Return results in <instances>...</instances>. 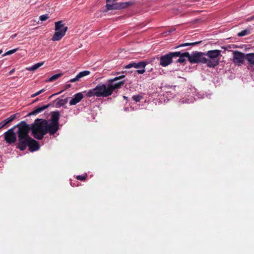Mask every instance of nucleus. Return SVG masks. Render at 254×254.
<instances>
[{"instance_id": "f704fd0d", "label": "nucleus", "mask_w": 254, "mask_h": 254, "mask_svg": "<svg viewBox=\"0 0 254 254\" xmlns=\"http://www.w3.org/2000/svg\"><path fill=\"white\" fill-rule=\"evenodd\" d=\"M45 90L44 89H42L40 90V91H38V94L39 95V94H40L41 93H43V92H44V91H45Z\"/></svg>"}, {"instance_id": "c756f323", "label": "nucleus", "mask_w": 254, "mask_h": 254, "mask_svg": "<svg viewBox=\"0 0 254 254\" xmlns=\"http://www.w3.org/2000/svg\"><path fill=\"white\" fill-rule=\"evenodd\" d=\"M7 124H8L5 121V120H3V121L0 123V129L4 127Z\"/></svg>"}, {"instance_id": "ea45409f", "label": "nucleus", "mask_w": 254, "mask_h": 254, "mask_svg": "<svg viewBox=\"0 0 254 254\" xmlns=\"http://www.w3.org/2000/svg\"><path fill=\"white\" fill-rule=\"evenodd\" d=\"M35 96H36V95H35V93H34V94H32V95L31 96V97L32 98L35 97Z\"/></svg>"}, {"instance_id": "72a5a7b5", "label": "nucleus", "mask_w": 254, "mask_h": 254, "mask_svg": "<svg viewBox=\"0 0 254 254\" xmlns=\"http://www.w3.org/2000/svg\"><path fill=\"white\" fill-rule=\"evenodd\" d=\"M45 90L44 89H42L40 90V91H38V94L39 95V94H40L41 93H43V92H44V91H45Z\"/></svg>"}, {"instance_id": "cd10ccee", "label": "nucleus", "mask_w": 254, "mask_h": 254, "mask_svg": "<svg viewBox=\"0 0 254 254\" xmlns=\"http://www.w3.org/2000/svg\"><path fill=\"white\" fill-rule=\"evenodd\" d=\"M17 50V49H14L9 50V51H7V52H6L5 53H4L2 55V56H5L6 55H10L11 54H12L14 53L15 52H16Z\"/></svg>"}, {"instance_id": "4be33fe9", "label": "nucleus", "mask_w": 254, "mask_h": 254, "mask_svg": "<svg viewBox=\"0 0 254 254\" xmlns=\"http://www.w3.org/2000/svg\"><path fill=\"white\" fill-rule=\"evenodd\" d=\"M180 53V55L177 56V57H179V58L176 61V63H183L186 61L185 59L186 57V56L184 55L185 53H181V52H179Z\"/></svg>"}, {"instance_id": "ddd939ff", "label": "nucleus", "mask_w": 254, "mask_h": 254, "mask_svg": "<svg viewBox=\"0 0 254 254\" xmlns=\"http://www.w3.org/2000/svg\"><path fill=\"white\" fill-rule=\"evenodd\" d=\"M90 73V71L88 70H84L80 72L74 78L71 79L69 82H75L80 80V78L88 75Z\"/></svg>"}, {"instance_id": "e433bc0d", "label": "nucleus", "mask_w": 254, "mask_h": 254, "mask_svg": "<svg viewBox=\"0 0 254 254\" xmlns=\"http://www.w3.org/2000/svg\"><path fill=\"white\" fill-rule=\"evenodd\" d=\"M106 1H107V3H109V2H112L114 1H113V0H107Z\"/></svg>"}, {"instance_id": "473e14b6", "label": "nucleus", "mask_w": 254, "mask_h": 254, "mask_svg": "<svg viewBox=\"0 0 254 254\" xmlns=\"http://www.w3.org/2000/svg\"><path fill=\"white\" fill-rule=\"evenodd\" d=\"M254 20V16H251L250 17H248L247 19V20L248 21H251V20Z\"/></svg>"}, {"instance_id": "a878e982", "label": "nucleus", "mask_w": 254, "mask_h": 254, "mask_svg": "<svg viewBox=\"0 0 254 254\" xmlns=\"http://www.w3.org/2000/svg\"><path fill=\"white\" fill-rule=\"evenodd\" d=\"M87 175L85 174L84 175H78L76 176V178L78 180L84 181L87 179Z\"/></svg>"}, {"instance_id": "a18cd8bd", "label": "nucleus", "mask_w": 254, "mask_h": 254, "mask_svg": "<svg viewBox=\"0 0 254 254\" xmlns=\"http://www.w3.org/2000/svg\"><path fill=\"white\" fill-rule=\"evenodd\" d=\"M117 0H113V1H116Z\"/></svg>"}, {"instance_id": "f3484780", "label": "nucleus", "mask_w": 254, "mask_h": 254, "mask_svg": "<svg viewBox=\"0 0 254 254\" xmlns=\"http://www.w3.org/2000/svg\"><path fill=\"white\" fill-rule=\"evenodd\" d=\"M246 60L252 67L254 66V53L246 54Z\"/></svg>"}, {"instance_id": "412c9836", "label": "nucleus", "mask_w": 254, "mask_h": 254, "mask_svg": "<svg viewBox=\"0 0 254 254\" xmlns=\"http://www.w3.org/2000/svg\"><path fill=\"white\" fill-rule=\"evenodd\" d=\"M43 64H44V62L34 64L33 65H32V66H31L30 67L27 68L26 69L28 71H34V70L37 69V68H38L39 67H40V66H41L42 65H43Z\"/></svg>"}, {"instance_id": "dca6fc26", "label": "nucleus", "mask_w": 254, "mask_h": 254, "mask_svg": "<svg viewBox=\"0 0 254 254\" xmlns=\"http://www.w3.org/2000/svg\"><path fill=\"white\" fill-rule=\"evenodd\" d=\"M203 64H206L207 66L209 67H214L219 64V61L218 60H210L206 58V62H203Z\"/></svg>"}, {"instance_id": "2eb2a0df", "label": "nucleus", "mask_w": 254, "mask_h": 254, "mask_svg": "<svg viewBox=\"0 0 254 254\" xmlns=\"http://www.w3.org/2000/svg\"><path fill=\"white\" fill-rule=\"evenodd\" d=\"M221 51L219 50H210L205 53V56H207L211 59H215L218 58L221 54Z\"/></svg>"}, {"instance_id": "c03bdc74", "label": "nucleus", "mask_w": 254, "mask_h": 254, "mask_svg": "<svg viewBox=\"0 0 254 254\" xmlns=\"http://www.w3.org/2000/svg\"><path fill=\"white\" fill-rule=\"evenodd\" d=\"M53 96H54V95L50 96V98H51Z\"/></svg>"}, {"instance_id": "4468645a", "label": "nucleus", "mask_w": 254, "mask_h": 254, "mask_svg": "<svg viewBox=\"0 0 254 254\" xmlns=\"http://www.w3.org/2000/svg\"><path fill=\"white\" fill-rule=\"evenodd\" d=\"M50 104H47L46 105H44L42 107H36L34 108V110L32 112L29 113L28 114V116H31V115H36L39 113H41L45 110H46L47 108H48L50 106Z\"/></svg>"}, {"instance_id": "37998d69", "label": "nucleus", "mask_w": 254, "mask_h": 254, "mask_svg": "<svg viewBox=\"0 0 254 254\" xmlns=\"http://www.w3.org/2000/svg\"><path fill=\"white\" fill-rule=\"evenodd\" d=\"M2 53V50H0V55Z\"/></svg>"}, {"instance_id": "9b49d317", "label": "nucleus", "mask_w": 254, "mask_h": 254, "mask_svg": "<svg viewBox=\"0 0 254 254\" xmlns=\"http://www.w3.org/2000/svg\"><path fill=\"white\" fill-rule=\"evenodd\" d=\"M30 141L28 143L27 146H28L29 150L31 152H34L39 149L40 145L39 143L35 139L31 137L29 139Z\"/></svg>"}, {"instance_id": "7c9ffc66", "label": "nucleus", "mask_w": 254, "mask_h": 254, "mask_svg": "<svg viewBox=\"0 0 254 254\" xmlns=\"http://www.w3.org/2000/svg\"><path fill=\"white\" fill-rule=\"evenodd\" d=\"M136 72L138 73V74H143L145 72V68H139L138 69L136 70Z\"/></svg>"}, {"instance_id": "6ab92c4d", "label": "nucleus", "mask_w": 254, "mask_h": 254, "mask_svg": "<svg viewBox=\"0 0 254 254\" xmlns=\"http://www.w3.org/2000/svg\"><path fill=\"white\" fill-rule=\"evenodd\" d=\"M106 7L107 10H108L113 9H120L119 3H114L113 4L107 3Z\"/></svg>"}, {"instance_id": "39448f33", "label": "nucleus", "mask_w": 254, "mask_h": 254, "mask_svg": "<svg viewBox=\"0 0 254 254\" xmlns=\"http://www.w3.org/2000/svg\"><path fill=\"white\" fill-rule=\"evenodd\" d=\"M184 55L188 58L190 64H203V62H206L205 53L196 51L190 55L189 52H185Z\"/></svg>"}, {"instance_id": "423d86ee", "label": "nucleus", "mask_w": 254, "mask_h": 254, "mask_svg": "<svg viewBox=\"0 0 254 254\" xmlns=\"http://www.w3.org/2000/svg\"><path fill=\"white\" fill-rule=\"evenodd\" d=\"M60 117V112L58 111L51 113V123H49L50 134L54 135L59 128V121Z\"/></svg>"}, {"instance_id": "5701e85b", "label": "nucleus", "mask_w": 254, "mask_h": 254, "mask_svg": "<svg viewBox=\"0 0 254 254\" xmlns=\"http://www.w3.org/2000/svg\"><path fill=\"white\" fill-rule=\"evenodd\" d=\"M63 75V73H60L52 75L50 78H49L47 81L51 82L58 79L59 78L61 77Z\"/></svg>"}, {"instance_id": "c85d7f7f", "label": "nucleus", "mask_w": 254, "mask_h": 254, "mask_svg": "<svg viewBox=\"0 0 254 254\" xmlns=\"http://www.w3.org/2000/svg\"><path fill=\"white\" fill-rule=\"evenodd\" d=\"M49 18V15L48 14H44V15H41L40 16V19L41 20V21H45L47 19H48V18Z\"/></svg>"}, {"instance_id": "4c0bfd02", "label": "nucleus", "mask_w": 254, "mask_h": 254, "mask_svg": "<svg viewBox=\"0 0 254 254\" xmlns=\"http://www.w3.org/2000/svg\"><path fill=\"white\" fill-rule=\"evenodd\" d=\"M106 1H107V3H109V2H112L114 1H113V0H107Z\"/></svg>"}, {"instance_id": "6e6552de", "label": "nucleus", "mask_w": 254, "mask_h": 254, "mask_svg": "<svg viewBox=\"0 0 254 254\" xmlns=\"http://www.w3.org/2000/svg\"><path fill=\"white\" fill-rule=\"evenodd\" d=\"M4 138L6 143L11 144L16 141V136L13 131V127L9 129L4 133Z\"/></svg>"}, {"instance_id": "f8f14e48", "label": "nucleus", "mask_w": 254, "mask_h": 254, "mask_svg": "<svg viewBox=\"0 0 254 254\" xmlns=\"http://www.w3.org/2000/svg\"><path fill=\"white\" fill-rule=\"evenodd\" d=\"M83 95L82 93L79 92L73 95V97L69 101L70 105H75L77 103H79L83 98Z\"/></svg>"}, {"instance_id": "f257e3e1", "label": "nucleus", "mask_w": 254, "mask_h": 254, "mask_svg": "<svg viewBox=\"0 0 254 254\" xmlns=\"http://www.w3.org/2000/svg\"><path fill=\"white\" fill-rule=\"evenodd\" d=\"M125 77V75L117 76L114 78L108 79L106 84L100 83L94 88L89 90L86 93L88 97L96 96L97 97H107L111 95L114 92H117L118 90L124 85L125 80L117 81Z\"/></svg>"}, {"instance_id": "a19ab883", "label": "nucleus", "mask_w": 254, "mask_h": 254, "mask_svg": "<svg viewBox=\"0 0 254 254\" xmlns=\"http://www.w3.org/2000/svg\"><path fill=\"white\" fill-rule=\"evenodd\" d=\"M38 98L36 99L34 101L33 103L37 102L38 100Z\"/></svg>"}, {"instance_id": "c9c22d12", "label": "nucleus", "mask_w": 254, "mask_h": 254, "mask_svg": "<svg viewBox=\"0 0 254 254\" xmlns=\"http://www.w3.org/2000/svg\"><path fill=\"white\" fill-rule=\"evenodd\" d=\"M71 87V84H66L65 85V89H68Z\"/></svg>"}, {"instance_id": "0eeeda50", "label": "nucleus", "mask_w": 254, "mask_h": 254, "mask_svg": "<svg viewBox=\"0 0 254 254\" xmlns=\"http://www.w3.org/2000/svg\"><path fill=\"white\" fill-rule=\"evenodd\" d=\"M180 55L179 52H169L162 56L160 59V64L162 66H167L173 62V58Z\"/></svg>"}, {"instance_id": "2f4dec72", "label": "nucleus", "mask_w": 254, "mask_h": 254, "mask_svg": "<svg viewBox=\"0 0 254 254\" xmlns=\"http://www.w3.org/2000/svg\"><path fill=\"white\" fill-rule=\"evenodd\" d=\"M65 103V101L64 100H59L58 102H57V104L60 106H64Z\"/></svg>"}, {"instance_id": "393cba45", "label": "nucleus", "mask_w": 254, "mask_h": 254, "mask_svg": "<svg viewBox=\"0 0 254 254\" xmlns=\"http://www.w3.org/2000/svg\"><path fill=\"white\" fill-rule=\"evenodd\" d=\"M132 98L133 100L137 102H139L143 98V97L140 95H137L133 96Z\"/></svg>"}, {"instance_id": "58836bf2", "label": "nucleus", "mask_w": 254, "mask_h": 254, "mask_svg": "<svg viewBox=\"0 0 254 254\" xmlns=\"http://www.w3.org/2000/svg\"><path fill=\"white\" fill-rule=\"evenodd\" d=\"M14 69H12L11 70H10V71H9V74H11L14 72Z\"/></svg>"}, {"instance_id": "79ce46f5", "label": "nucleus", "mask_w": 254, "mask_h": 254, "mask_svg": "<svg viewBox=\"0 0 254 254\" xmlns=\"http://www.w3.org/2000/svg\"><path fill=\"white\" fill-rule=\"evenodd\" d=\"M35 95L36 96H38L39 95L38 93V92H37L36 93H35Z\"/></svg>"}, {"instance_id": "20e7f679", "label": "nucleus", "mask_w": 254, "mask_h": 254, "mask_svg": "<svg viewBox=\"0 0 254 254\" xmlns=\"http://www.w3.org/2000/svg\"><path fill=\"white\" fill-rule=\"evenodd\" d=\"M55 25V32L51 39L53 41H59L62 39L68 29V27L64 25L63 21L56 22Z\"/></svg>"}, {"instance_id": "1a4fd4ad", "label": "nucleus", "mask_w": 254, "mask_h": 254, "mask_svg": "<svg viewBox=\"0 0 254 254\" xmlns=\"http://www.w3.org/2000/svg\"><path fill=\"white\" fill-rule=\"evenodd\" d=\"M233 62L235 64L241 65L243 64L244 60H246V55L241 52L235 51L233 52Z\"/></svg>"}, {"instance_id": "f03ea898", "label": "nucleus", "mask_w": 254, "mask_h": 254, "mask_svg": "<svg viewBox=\"0 0 254 254\" xmlns=\"http://www.w3.org/2000/svg\"><path fill=\"white\" fill-rule=\"evenodd\" d=\"M49 126V122L47 120L37 119L31 126H30V130H31L32 134L35 138L41 140L48 132L50 134Z\"/></svg>"}, {"instance_id": "7ed1b4c3", "label": "nucleus", "mask_w": 254, "mask_h": 254, "mask_svg": "<svg viewBox=\"0 0 254 254\" xmlns=\"http://www.w3.org/2000/svg\"><path fill=\"white\" fill-rule=\"evenodd\" d=\"M30 131V126L25 122L22 121L18 125V130L17 134L18 135L17 147L21 151L26 149L27 146L29 139L31 137L29 135Z\"/></svg>"}, {"instance_id": "b1692460", "label": "nucleus", "mask_w": 254, "mask_h": 254, "mask_svg": "<svg viewBox=\"0 0 254 254\" xmlns=\"http://www.w3.org/2000/svg\"><path fill=\"white\" fill-rule=\"evenodd\" d=\"M251 31L249 29H245L239 32L237 35L239 37H243L250 34Z\"/></svg>"}, {"instance_id": "bb28decb", "label": "nucleus", "mask_w": 254, "mask_h": 254, "mask_svg": "<svg viewBox=\"0 0 254 254\" xmlns=\"http://www.w3.org/2000/svg\"><path fill=\"white\" fill-rule=\"evenodd\" d=\"M16 118V115H12L10 117L7 118L5 119V121L7 123V124H9L11 122H12L13 120H14Z\"/></svg>"}, {"instance_id": "9d476101", "label": "nucleus", "mask_w": 254, "mask_h": 254, "mask_svg": "<svg viewBox=\"0 0 254 254\" xmlns=\"http://www.w3.org/2000/svg\"><path fill=\"white\" fill-rule=\"evenodd\" d=\"M147 64V62L146 61H141L138 63L135 62H131L128 64L126 65L125 66L126 68H130L131 67H134L135 68H145V66Z\"/></svg>"}, {"instance_id": "a211bd4d", "label": "nucleus", "mask_w": 254, "mask_h": 254, "mask_svg": "<svg viewBox=\"0 0 254 254\" xmlns=\"http://www.w3.org/2000/svg\"><path fill=\"white\" fill-rule=\"evenodd\" d=\"M201 41H197V42H192V43H184V44H180L179 45V46H177L175 48H180V47H186V46H195V45H197L200 43H201Z\"/></svg>"}, {"instance_id": "aec40b11", "label": "nucleus", "mask_w": 254, "mask_h": 254, "mask_svg": "<svg viewBox=\"0 0 254 254\" xmlns=\"http://www.w3.org/2000/svg\"><path fill=\"white\" fill-rule=\"evenodd\" d=\"M120 9L125 8L133 4V2L131 1H128L124 2L119 3Z\"/></svg>"}]
</instances>
